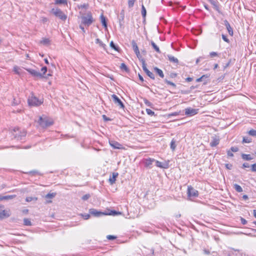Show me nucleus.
Here are the masks:
<instances>
[{
    "label": "nucleus",
    "mask_w": 256,
    "mask_h": 256,
    "mask_svg": "<svg viewBox=\"0 0 256 256\" xmlns=\"http://www.w3.org/2000/svg\"><path fill=\"white\" fill-rule=\"evenodd\" d=\"M124 211L122 212H118L116 210H112L110 212L109 214H106L104 212H98L96 210H92L90 212L91 214L93 215L94 216H100L102 215H113L116 216L118 214H122L126 218H134V216L132 214H130L128 212V209H124Z\"/></svg>",
    "instance_id": "1"
},
{
    "label": "nucleus",
    "mask_w": 256,
    "mask_h": 256,
    "mask_svg": "<svg viewBox=\"0 0 256 256\" xmlns=\"http://www.w3.org/2000/svg\"><path fill=\"white\" fill-rule=\"evenodd\" d=\"M38 122L41 127L46 128L52 126L54 122L52 118H48L46 116L43 115L39 117Z\"/></svg>",
    "instance_id": "2"
},
{
    "label": "nucleus",
    "mask_w": 256,
    "mask_h": 256,
    "mask_svg": "<svg viewBox=\"0 0 256 256\" xmlns=\"http://www.w3.org/2000/svg\"><path fill=\"white\" fill-rule=\"evenodd\" d=\"M80 18L82 20V24L88 26H90L94 22L92 14L90 12L82 14Z\"/></svg>",
    "instance_id": "3"
},
{
    "label": "nucleus",
    "mask_w": 256,
    "mask_h": 256,
    "mask_svg": "<svg viewBox=\"0 0 256 256\" xmlns=\"http://www.w3.org/2000/svg\"><path fill=\"white\" fill-rule=\"evenodd\" d=\"M51 12L64 21L67 18V16L59 8H52Z\"/></svg>",
    "instance_id": "4"
},
{
    "label": "nucleus",
    "mask_w": 256,
    "mask_h": 256,
    "mask_svg": "<svg viewBox=\"0 0 256 256\" xmlns=\"http://www.w3.org/2000/svg\"><path fill=\"white\" fill-rule=\"evenodd\" d=\"M30 105L32 106H38L42 103V101L39 100L36 97L32 96L28 100Z\"/></svg>",
    "instance_id": "5"
},
{
    "label": "nucleus",
    "mask_w": 256,
    "mask_h": 256,
    "mask_svg": "<svg viewBox=\"0 0 256 256\" xmlns=\"http://www.w3.org/2000/svg\"><path fill=\"white\" fill-rule=\"evenodd\" d=\"M188 196L189 198H196L198 196V191L195 190L192 186H188Z\"/></svg>",
    "instance_id": "6"
},
{
    "label": "nucleus",
    "mask_w": 256,
    "mask_h": 256,
    "mask_svg": "<svg viewBox=\"0 0 256 256\" xmlns=\"http://www.w3.org/2000/svg\"><path fill=\"white\" fill-rule=\"evenodd\" d=\"M13 131V135L14 136V138L19 140H22V137L25 136L26 135V132L24 131L20 132H19L18 128H14Z\"/></svg>",
    "instance_id": "7"
},
{
    "label": "nucleus",
    "mask_w": 256,
    "mask_h": 256,
    "mask_svg": "<svg viewBox=\"0 0 256 256\" xmlns=\"http://www.w3.org/2000/svg\"><path fill=\"white\" fill-rule=\"evenodd\" d=\"M112 98L114 102L118 106H119L120 108H124V105L121 100L116 95L112 94Z\"/></svg>",
    "instance_id": "8"
},
{
    "label": "nucleus",
    "mask_w": 256,
    "mask_h": 256,
    "mask_svg": "<svg viewBox=\"0 0 256 256\" xmlns=\"http://www.w3.org/2000/svg\"><path fill=\"white\" fill-rule=\"evenodd\" d=\"M32 76L36 78H41L42 76V74L39 72L38 70H34L31 68H25Z\"/></svg>",
    "instance_id": "9"
},
{
    "label": "nucleus",
    "mask_w": 256,
    "mask_h": 256,
    "mask_svg": "<svg viewBox=\"0 0 256 256\" xmlns=\"http://www.w3.org/2000/svg\"><path fill=\"white\" fill-rule=\"evenodd\" d=\"M198 109H194L190 108L185 109V114L186 115L194 116L198 114Z\"/></svg>",
    "instance_id": "10"
},
{
    "label": "nucleus",
    "mask_w": 256,
    "mask_h": 256,
    "mask_svg": "<svg viewBox=\"0 0 256 256\" xmlns=\"http://www.w3.org/2000/svg\"><path fill=\"white\" fill-rule=\"evenodd\" d=\"M56 194V192H52V193H48V194L45 196L44 199L46 200V203H50L52 202L51 199H52L54 198Z\"/></svg>",
    "instance_id": "11"
},
{
    "label": "nucleus",
    "mask_w": 256,
    "mask_h": 256,
    "mask_svg": "<svg viewBox=\"0 0 256 256\" xmlns=\"http://www.w3.org/2000/svg\"><path fill=\"white\" fill-rule=\"evenodd\" d=\"M109 143L110 146H112L114 148L121 149L122 148V145L117 142L110 140Z\"/></svg>",
    "instance_id": "12"
},
{
    "label": "nucleus",
    "mask_w": 256,
    "mask_h": 256,
    "mask_svg": "<svg viewBox=\"0 0 256 256\" xmlns=\"http://www.w3.org/2000/svg\"><path fill=\"white\" fill-rule=\"evenodd\" d=\"M10 214V210H4L0 212V219H3L8 217Z\"/></svg>",
    "instance_id": "13"
},
{
    "label": "nucleus",
    "mask_w": 256,
    "mask_h": 256,
    "mask_svg": "<svg viewBox=\"0 0 256 256\" xmlns=\"http://www.w3.org/2000/svg\"><path fill=\"white\" fill-rule=\"evenodd\" d=\"M13 70L16 74L21 76H24V74H25L22 69L18 66H14Z\"/></svg>",
    "instance_id": "14"
},
{
    "label": "nucleus",
    "mask_w": 256,
    "mask_h": 256,
    "mask_svg": "<svg viewBox=\"0 0 256 256\" xmlns=\"http://www.w3.org/2000/svg\"><path fill=\"white\" fill-rule=\"evenodd\" d=\"M132 48H133L134 52H135L138 58H140V51L138 50V48L136 42L134 40H132Z\"/></svg>",
    "instance_id": "15"
},
{
    "label": "nucleus",
    "mask_w": 256,
    "mask_h": 256,
    "mask_svg": "<svg viewBox=\"0 0 256 256\" xmlns=\"http://www.w3.org/2000/svg\"><path fill=\"white\" fill-rule=\"evenodd\" d=\"M156 166L162 168H168V164L167 162L162 163L158 160H155Z\"/></svg>",
    "instance_id": "16"
},
{
    "label": "nucleus",
    "mask_w": 256,
    "mask_h": 256,
    "mask_svg": "<svg viewBox=\"0 0 256 256\" xmlns=\"http://www.w3.org/2000/svg\"><path fill=\"white\" fill-rule=\"evenodd\" d=\"M224 25L226 26V28L228 31V32L229 34L231 36H233V30H232V27L230 26L229 22H228V21L227 20H224Z\"/></svg>",
    "instance_id": "17"
},
{
    "label": "nucleus",
    "mask_w": 256,
    "mask_h": 256,
    "mask_svg": "<svg viewBox=\"0 0 256 256\" xmlns=\"http://www.w3.org/2000/svg\"><path fill=\"white\" fill-rule=\"evenodd\" d=\"M220 142V139L216 136L212 138V140L210 142V145L211 146L214 147L216 146Z\"/></svg>",
    "instance_id": "18"
},
{
    "label": "nucleus",
    "mask_w": 256,
    "mask_h": 256,
    "mask_svg": "<svg viewBox=\"0 0 256 256\" xmlns=\"http://www.w3.org/2000/svg\"><path fill=\"white\" fill-rule=\"evenodd\" d=\"M167 58H168V60H170V62H171L174 63V64L178 63V59L170 54L167 55Z\"/></svg>",
    "instance_id": "19"
},
{
    "label": "nucleus",
    "mask_w": 256,
    "mask_h": 256,
    "mask_svg": "<svg viewBox=\"0 0 256 256\" xmlns=\"http://www.w3.org/2000/svg\"><path fill=\"white\" fill-rule=\"evenodd\" d=\"M96 44H98L99 46L102 48L104 50H106V44H104L103 42L100 40L99 38H96Z\"/></svg>",
    "instance_id": "20"
},
{
    "label": "nucleus",
    "mask_w": 256,
    "mask_h": 256,
    "mask_svg": "<svg viewBox=\"0 0 256 256\" xmlns=\"http://www.w3.org/2000/svg\"><path fill=\"white\" fill-rule=\"evenodd\" d=\"M40 42L43 45L48 46L50 44V41L48 38H42Z\"/></svg>",
    "instance_id": "21"
},
{
    "label": "nucleus",
    "mask_w": 256,
    "mask_h": 256,
    "mask_svg": "<svg viewBox=\"0 0 256 256\" xmlns=\"http://www.w3.org/2000/svg\"><path fill=\"white\" fill-rule=\"evenodd\" d=\"M154 70L160 78H163L164 77V73L161 70L157 67H155L154 68Z\"/></svg>",
    "instance_id": "22"
},
{
    "label": "nucleus",
    "mask_w": 256,
    "mask_h": 256,
    "mask_svg": "<svg viewBox=\"0 0 256 256\" xmlns=\"http://www.w3.org/2000/svg\"><path fill=\"white\" fill-rule=\"evenodd\" d=\"M38 200V198L36 196H28L26 198L27 202H36Z\"/></svg>",
    "instance_id": "23"
},
{
    "label": "nucleus",
    "mask_w": 256,
    "mask_h": 256,
    "mask_svg": "<svg viewBox=\"0 0 256 256\" xmlns=\"http://www.w3.org/2000/svg\"><path fill=\"white\" fill-rule=\"evenodd\" d=\"M100 21L102 24L104 26L105 28H107V24L106 22V18L104 16L103 14H102L100 17Z\"/></svg>",
    "instance_id": "24"
},
{
    "label": "nucleus",
    "mask_w": 256,
    "mask_h": 256,
    "mask_svg": "<svg viewBox=\"0 0 256 256\" xmlns=\"http://www.w3.org/2000/svg\"><path fill=\"white\" fill-rule=\"evenodd\" d=\"M118 173H112V177L110 178L109 179V180L111 184H113L116 182V178L118 176Z\"/></svg>",
    "instance_id": "25"
},
{
    "label": "nucleus",
    "mask_w": 256,
    "mask_h": 256,
    "mask_svg": "<svg viewBox=\"0 0 256 256\" xmlns=\"http://www.w3.org/2000/svg\"><path fill=\"white\" fill-rule=\"evenodd\" d=\"M242 159L246 160H250L253 158L250 154H242Z\"/></svg>",
    "instance_id": "26"
},
{
    "label": "nucleus",
    "mask_w": 256,
    "mask_h": 256,
    "mask_svg": "<svg viewBox=\"0 0 256 256\" xmlns=\"http://www.w3.org/2000/svg\"><path fill=\"white\" fill-rule=\"evenodd\" d=\"M155 161V160L150 158L146 160L145 164L146 166H150L152 163Z\"/></svg>",
    "instance_id": "27"
},
{
    "label": "nucleus",
    "mask_w": 256,
    "mask_h": 256,
    "mask_svg": "<svg viewBox=\"0 0 256 256\" xmlns=\"http://www.w3.org/2000/svg\"><path fill=\"white\" fill-rule=\"evenodd\" d=\"M151 44L156 52L158 53L160 52L159 48L156 45V44L154 42H151Z\"/></svg>",
    "instance_id": "28"
},
{
    "label": "nucleus",
    "mask_w": 256,
    "mask_h": 256,
    "mask_svg": "<svg viewBox=\"0 0 256 256\" xmlns=\"http://www.w3.org/2000/svg\"><path fill=\"white\" fill-rule=\"evenodd\" d=\"M176 140L173 139L170 142V148L174 151L176 148Z\"/></svg>",
    "instance_id": "29"
},
{
    "label": "nucleus",
    "mask_w": 256,
    "mask_h": 256,
    "mask_svg": "<svg viewBox=\"0 0 256 256\" xmlns=\"http://www.w3.org/2000/svg\"><path fill=\"white\" fill-rule=\"evenodd\" d=\"M234 188L238 192H242V187L237 184H234Z\"/></svg>",
    "instance_id": "30"
},
{
    "label": "nucleus",
    "mask_w": 256,
    "mask_h": 256,
    "mask_svg": "<svg viewBox=\"0 0 256 256\" xmlns=\"http://www.w3.org/2000/svg\"><path fill=\"white\" fill-rule=\"evenodd\" d=\"M142 14L143 18H144L146 16V8L144 6V5H142Z\"/></svg>",
    "instance_id": "31"
},
{
    "label": "nucleus",
    "mask_w": 256,
    "mask_h": 256,
    "mask_svg": "<svg viewBox=\"0 0 256 256\" xmlns=\"http://www.w3.org/2000/svg\"><path fill=\"white\" fill-rule=\"evenodd\" d=\"M145 72L146 74L152 79L154 80V75L153 73L150 72L148 70V71H146Z\"/></svg>",
    "instance_id": "32"
},
{
    "label": "nucleus",
    "mask_w": 256,
    "mask_h": 256,
    "mask_svg": "<svg viewBox=\"0 0 256 256\" xmlns=\"http://www.w3.org/2000/svg\"><path fill=\"white\" fill-rule=\"evenodd\" d=\"M55 4H67L66 0H56Z\"/></svg>",
    "instance_id": "33"
},
{
    "label": "nucleus",
    "mask_w": 256,
    "mask_h": 256,
    "mask_svg": "<svg viewBox=\"0 0 256 256\" xmlns=\"http://www.w3.org/2000/svg\"><path fill=\"white\" fill-rule=\"evenodd\" d=\"M110 46L112 48H114V50L118 52L119 51V50H118V48L116 46H115V44H114V42L112 41L110 42Z\"/></svg>",
    "instance_id": "34"
},
{
    "label": "nucleus",
    "mask_w": 256,
    "mask_h": 256,
    "mask_svg": "<svg viewBox=\"0 0 256 256\" xmlns=\"http://www.w3.org/2000/svg\"><path fill=\"white\" fill-rule=\"evenodd\" d=\"M15 196L13 195H10V196H3L2 198H0V200H8V199H12V198H14Z\"/></svg>",
    "instance_id": "35"
},
{
    "label": "nucleus",
    "mask_w": 256,
    "mask_h": 256,
    "mask_svg": "<svg viewBox=\"0 0 256 256\" xmlns=\"http://www.w3.org/2000/svg\"><path fill=\"white\" fill-rule=\"evenodd\" d=\"M136 1V0H128V7L130 8H132L134 6V4Z\"/></svg>",
    "instance_id": "36"
},
{
    "label": "nucleus",
    "mask_w": 256,
    "mask_h": 256,
    "mask_svg": "<svg viewBox=\"0 0 256 256\" xmlns=\"http://www.w3.org/2000/svg\"><path fill=\"white\" fill-rule=\"evenodd\" d=\"M24 224L26 226H30L31 222L30 220L28 218H24Z\"/></svg>",
    "instance_id": "37"
},
{
    "label": "nucleus",
    "mask_w": 256,
    "mask_h": 256,
    "mask_svg": "<svg viewBox=\"0 0 256 256\" xmlns=\"http://www.w3.org/2000/svg\"><path fill=\"white\" fill-rule=\"evenodd\" d=\"M248 134L252 136H256V130H250L248 131Z\"/></svg>",
    "instance_id": "38"
},
{
    "label": "nucleus",
    "mask_w": 256,
    "mask_h": 256,
    "mask_svg": "<svg viewBox=\"0 0 256 256\" xmlns=\"http://www.w3.org/2000/svg\"><path fill=\"white\" fill-rule=\"evenodd\" d=\"M208 78V76L207 74H204V75H203L200 78H197L196 81L197 82H201L202 80L204 78Z\"/></svg>",
    "instance_id": "39"
},
{
    "label": "nucleus",
    "mask_w": 256,
    "mask_h": 256,
    "mask_svg": "<svg viewBox=\"0 0 256 256\" xmlns=\"http://www.w3.org/2000/svg\"><path fill=\"white\" fill-rule=\"evenodd\" d=\"M142 68L144 72L148 71V69L146 68V64L145 63V61L144 60H142Z\"/></svg>",
    "instance_id": "40"
},
{
    "label": "nucleus",
    "mask_w": 256,
    "mask_h": 256,
    "mask_svg": "<svg viewBox=\"0 0 256 256\" xmlns=\"http://www.w3.org/2000/svg\"><path fill=\"white\" fill-rule=\"evenodd\" d=\"M146 112L147 114L150 116H153L154 114V112L150 109L147 108L146 110Z\"/></svg>",
    "instance_id": "41"
},
{
    "label": "nucleus",
    "mask_w": 256,
    "mask_h": 256,
    "mask_svg": "<svg viewBox=\"0 0 256 256\" xmlns=\"http://www.w3.org/2000/svg\"><path fill=\"white\" fill-rule=\"evenodd\" d=\"M120 68H121V69L124 70L126 71H128V70L126 66L124 63H122L121 64Z\"/></svg>",
    "instance_id": "42"
},
{
    "label": "nucleus",
    "mask_w": 256,
    "mask_h": 256,
    "mask_svg": "<svg viewBox=\"0 0 256 256\" xmlns=\"http://www.w3.org/2000/svg\"><path fill=\"white\" fill-rule=\"evenodd\" d=\"M251 142V140L246 138H243L242 142L243 143H250Z\"/></svg>",
    "instance_id": "43"
},
{
    "label": "nucleus",
    "mask_w": 256,
    "mask_h": 256,
    "mask_svg": "<svg viewBox=\"0 0 256 256\" xmlns=\"http://www.w3.org/2000/svg\"><path fill=\"white\" fill-rule=\"evenodd\" d=\"M165 82H166L167 84H170V86H174V88L176 86V85L174 82H172L170 81H169V80H166Z\"/></svg>",
    "instance_id": "44"
},
{
    "label": "nucleus",
    "mask_w": 256,
    "mask_h": 256,
    "mask_svg": "<svg viewBox=\"0 0 256 256\" xmlns=\"http://www.w3.org/2000/svg\"><path fill=\"white\" fill-rule=\"evenodd\" d=\"M90 194H86L82 197V199L84 200H86L90 198Z\"/></svg>",
    "instance_id": "45"
},
{
    "label": "nucleus",
    "mask_w": 256,
    "mask_h": 256,
    "mask_svg": "<svg viewBox=\"0 0 256 256\" xmlns=\"http://www.w3.org/2000/svg\"><path fill=\"white\" fill-rule=\"evenodd\" d=\"M82 216L84 218L85 220H88L90 217V214H82Z\"/></svg>",
    "instance_id": "46"
},
{
    "label": "nucleus",
    "mask_w": 256,
    "mask_h": 256,
    "mask_svg": "<svg viewBox=\"0 0 256 256\" xmlns=\"http://www.w3.org/2000/svg\"><path fill=\"white\" fill-rule=\"evenodd\" d=\"M107 238L109 240H114L116 238V236L112 235H108L107 236Z\"/></svg>",
    "instance_id": "47"
},
{
    "label": "nucleus",
    "mask_w": 256,
    "mask_h": 256,
    "mask_svg": "<svg viewBox=\"0 0 256 256\" xmlns=\"http://www.w3.org/2000/svg\"><path fill=\"white\" fill-rule=\"evenodd\" d=\"M88 4H84L78 6V8H88Z\"/></svg>",
    "instance_id": "48"
},
{
    "label": "nucleus",
    "mask_w": 256,
    "mask_h": 256,
    "mask_svg": "<svg viewBox=\"0 0 256 256\" xmlns=\"http://www.w3.org/2000/svg\"><path fill=\"white\" fill-rule=\"evenodd\" d=\"M222 38L226 42H229L228 39L227 38V37L225 35L222 34Z\"/></svg>",
    "instance_id": "49"
},
{
    "label": "nucleus",
    "mask_w": 256,
    "mask_h": 256,
    "mask_svg": "<svg viewBox=\"0 0 256 256\" xmlns=\"http://www.w3.org/2000/svg\"><path fill=\"white\" fill-rule=\"evenodd\" d=\"M41 22H42V23H46V22H48V18H45V17H42L41 18Z\"/></svg>",
    "instance_id": "50"
},
{
    "label": "nucleus",
    "mask_w": 256,
    "mask_h": 256,
    "mask_svg": "<svg viewBox=\"0 0 256 256\" xmlns=\"http://www.w3.org/2000/svg\"><path fill=\"white\" fill-rule=\"evenodd\" d=\"M252 172H256V164L252 165Z\"/></svg>",
    "instance_id": "51"
},
{
    "label": "nucleus",
    "mask_w": 256,
    "mask_h": 256,
    "mask_svg": "<svg viewBox=\"0 0 256 256\" xmlns=\"http://www.w3.org/2000/svg\"><path fill=\"white\" fill-rule=\"evenodd\" d=\"M210 56L212 58V57H214V56H218L217 53H216V52H211L210 53Z\"/></svg>",
    "instance_id": "52"
},
{
    "label": "nucleus",
    "mask_w": 256,
    "mask_h": 256,
    "mask_svg": "<svg viewBox=\"0 0 256 256\" xmlns=\"http://www.w3.org/2000/svg\"><path fill=\"white\" fill-rule=\"evenodd\" d=\"M231 150L233 152H236L238 150V148L237 147H232Z\"/></svg>",
    "instance_id": "53"
},
{
    "label": "nucleus",
    "mask_w": 256,
    "mask_h": 256,
    "mask_svg": "<svg viewBox=\"0 0 256 256\" xmlns=\"http://www.w3.org/2000/svg\"><path fill=\"white\" fill-rule=\"evenodd\" d=\"M41 70L43 72V74H44L47 71V68L46 66H44L42 68Z\"/></svg>",
    "instance_id": "54"
},
{
    "label": "nucleus",
    "mask_w": 256,
    "mask_h": 256,
    "mask_svg": "<svg viewBox=\"0 0 256 256\" xmlns=\"http://www.w3.org/2000/svg\"><path fill=\"white\" fill-rule=\"evenodd\" d=\"M240 220H241L242 223L243 224H246V223H247L246 220L244 218H240Z\"/></svg>",
    "instance_id": "55"
},
{
    "label": "nucleus",
    "mask_w": 256,
    "mask_h": 256,
    "mask_svg": "<svg viewBox=\"0 0 256 256\" xmlns=\"http://www.w3.org/2000/svg\"><path fill=\"white\" fill-rule=\"evenodd\" d=\"M209 1L210 2V3L213 4L216 8H217L216 2L214 0H209Z\"/></svg>",
    "instance_id": "56"
},
{
    "label": "nucleus",
    "mask_w": 256,
    "mask_h": 256,
    "mask_svg": "<svg viewBox=\"0 0 256 256\" xmlns=\"http://www.w3.org/2000/svg\"><path fill=\"white\" fill-rule=\"evenodd\" d=\"M226 168L227 169L230 170L232 168V165L230 164H226Z\"/></svg>",
    "instance_id": "57"
},
{
    "label": "nucleus",
    "mask_w": 256,
    "mask_h": 256,
    "mask_svg": "<svg viewBox=\"0 0 256 256\" xmlns=\"http://www.w3.org/2000/svg\"><path fill=\"white\" fill-rule=\"evenodd\" d=\"M249 167H250V166H249L248 163H244L242 164V168H249Z\"/></svg>",
    "instance_id": "58"
},
{
    "label": "nucleus",
    "mask_w": 256,
    "mask_h": 256,
    "mask_svg": "<svg viewBox=\"0 0 256 256\" xmlns=\"http://www.w3.org/2000/svg\"><path fill=\"white\" fill-rule=\"evenodd\" d=\"M82 24H80V28L82 30V32L84 33L85 32V30H84V27L82 26Z\"/></svg>",
    "instance_id": "59"
},
{
    "label": "nucleus",
    "mask_w": 256,
    "mask_h": 256,
    "mask_svg": "<svg viewBox=\"0 0 256 256\" xmlns=\"http://www.w3.org/2000/svg\"><path fill=\"white\" fill-rule=\"evenodd\" d=\"M102 118L104 119V120H110V118H107V117L105 115L102 116Z\"/></svg>",
    "instance_id": "60"
},
{
    "label": "nucleus",
    "mask_w": 256,
    "mask_h": 256,
    "mask_svg": "<svg viewBox=\"0 0 256 256\" xmlns=\"http://www.w3.org/2000/svg\"><path fill=\"white\" fill-rule=\"evenodd\" d=\"M138 77H139L140 80L142 82H144L143 78H142V76L140 74H138Z\"/></svg>",
    "instance_id": "61"
},
{
    "label": "nucleus",
    "mask_w": 256,
    "mask_h": 256,
    "mask_svg": "<svg viewBox=\"0 0 256 256\" xmlns=\"http://www.w3.org/2000/svg\"><path fill=\"white\" fill-rule=\"evenodd\" d=\"M228 156H233V154H232V152H230L228 151Z\"/></svg>",
    "instance_id": "62"
},
{
    "label": "nucleus",
    "mask_w": 256,
    "mask_h": 256,
    "mask_svg": "<svg viewBox=\"0 0 256 256\" xmlns=\"http://www.w3.org/2000/svg\"><path fill=\"white\" fill-rule=\"evenodd\" d=\"M192 78H186V80L188 82L192 81Z\"/></svg>",
    "instance_id": "63"
},
{
    "label": "nucleus",
    "mask_w": 256,
    "mask_h": 256,
    "mask_svg": "<svg viewBox=\"0 0 256 256\" xmlns=\"http://www.w3.org/2000/svg\"><path fill=\"white\" fill-rule=\"evenodd\" d=\"M254 216L255 218H256V210H254Z\"/></svg>",
    "instance_id": "64"
}]
</instances>
